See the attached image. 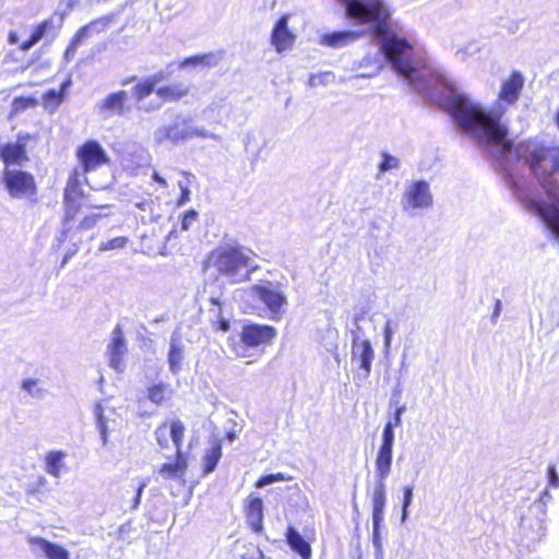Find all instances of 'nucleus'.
<instances>
[{
  "label": "nucleus",
  "instance_id": "obj_25",
  "mask_svg": "<svg viewBox=\"0 0 559 559\" xmlns=\"http://www.w3.org/2000/svg\"><path fill=\"white\" fill-rule=\"evenodd\" d=\"M71 80H66L58 91L56 90H48L43 94L41 102L44 107L49 110L50 112H53L57 110V108L63 103L66 98L67 88L70 86Z\"/></svg>",
  "mask_w": 559,
  "mask_h": 559
},
{
  "label": "nucleus",
  "instance_id": "obj_14",
  "mask_svg": "<svg viewBox=\"0 0 559 559\" xmlns=\"http://www.w3.org/2000/svg\"><path fill=\"white\" fill-rule=\"evenodd\" d=\"M246 522L254 534L263 532V500L258 496L250 495L243 506Z\"/></svg>",
  "mask_w": 559,
  "mask_h": 559
},
{
  "label": "nucleus",
  "instance_id": "obj_32",
  "mask_svg": "<svg viewBox=\"0 0 559 559\" xmlns=\"http://www.w3.org/2000/svg\"><path fill=\"white\" fill-rule=\"evenodd\" d=\"M221 457H222V444L219 441H215L203 456V467H202L203 474L207 475V474L214 472Z\"/></svg>",
  "mask_w": 559,
  "mask_h": 559
},
{
  "label": "nucleus",
  "instance_id": "obj_59",
  "mask_svg": "<svg viewBox=\"0 0 559 559\" xmlns=\"http://www.w3.org/2000/svg\"><path fill=\"white\" fill-rule=\"evenodd\" d=\"M2 146H3V145H1V144H0V159H1V160H2Z\"/></svg>",
  "mask_w": 559,
  "mask_h": 559
},
{
  "label": "nucleus",
  "instance_id": "obj_61",
  "mask_svg": "<svg viewBox=\"0 0 559 559\" xmlns=\"http://www.w3.org/2000/svg\"><path fill=\"white\" fill-rule=\"evenodd\" d=\"M73 56H70V55H67L66 58L69 60L71 59Z\"/></svg>",
  "mask_w": 559,
  "mask_h": 559
},
{
  "label": "nucleus",
  "instance_id": "obj_8",
  "mask_svg": "<svg viewBox=\"0 0 559 559\" xmlns=\"http://www.w3.org/2000/svg\"><path fill=\"white\" fill-rule=\"evenodd\" d=\"M535 179L545 194L554 200L556 204H548L544 201H530L526 203V209L542 217L547 226L559 237V181L554 179V177Z\"/></svg>",
  "mask_w": 559,
  "mask_h": 559
},
{
  "label": "nucleus",
  "instance_id": "obj_1",
  "mask_svg": "<svg viewBox=\"0 0 559 559\" xmlns=\"http://www.w3.org/2000/svg\"><path fill=\"white\" fill-rule=\"evenodd\" d=\"M447 111L456 119L460 128L471 133L480 145H493L499 148L496 163L508 171V155L516 146L509 138V130L501 122V115L487 111L480 105L468 102L462 95H454L447 99Z\"/></svg>",
  "mask_w": 559,
  "mask_h": 559
},
{
  "label": "nucleus",
  "instance_id": "obj_6",
  "mask_svg": "<svg viewBox=\"0 0 559 559\" xmlns=\"http://www.w3.org/2000/svg\"><path fill=\"white\" fill-rule=\"evenodd\" d=\"M107 205H94L90 203V195L84 192L80 174L74 170L69 176L63 189V217L62 225L71 228L79 215L84 210H104Z\"/></svg>",
  "mask_w": 559,
  "mask_h": 559
},
{
  "label": "nucleus",
  "instance_id": "obj_42",
  "mask_svg": "<svg viewBox=\"0 0 559 559\" xmlns=\"http://www.w3.org/2000/svg\"><path fill=\"white\" fill-rule=\"evenodd\" d=\"M109 23V19L108 17H100V19H96L94 21H92L91 23H88L87 25L83 26L82 28H80V31L78 32L76 36H82L84 34H86L88 31L93 29V28H97V26H102V27H106Z\"/></svg>",
  "mask_w": 559,
  "mask_h": 559
},
{
  "label": "nucleus",
  "instance_id": "obj_19",
  "mask_svg": "<svg viewBox=\"0 0 559 559\" xmlns=\"http://www.w3.org/2000/svg\"><path fill=\"white\" fill-rule=\"evenodd\" d=\"M127 99V91L120 90L108 94L98 105V108L105 114L122 116L126 112Z\"/></svg>",
  "mask_w": 559,
  "mask_h": 559
},
{
  "label": "nucleus",
  "instance_id": "obj_35",
  "mask_svg": "<svg viewBox=\"0 0 559 559\" xmlns=\"http://www.w3.org/2000/svg\"><path fill=\"white\" fill-rule=\"evenodd\" d=\"M217 63V57L213 52L195 55L185 58L181 61V67L186 66H203V67H213Z\"/></svg>",
  "mask_w": 559,
  "mask_h": 559
},
{
  "label": "nucleus",
  "instance_id": "obj_24",
  "mask_svg": "<svg viewBox=\"0 0 559 559\" xmlns=\"http://www.w3.org/2000/svg\"><path fill=\"white\" fill-rule=\"evenodd\" d=\"M174 390L169 384L158 382L153 383L146 389V397L154 405L160 406L166 404L173 397Z\"/></svg>",
  "mask_w": 559,
  "mask_h": 559
},
{
  "label": "nucleus",
  "instance_id": "obj_52",
  "mask_svg": "<svg viewBox=\"0 0 559 559\" xmlns=\"http://www.w3.org/2000/svg\"><path fill=\"white\" fill-rule=\"evenodd\" d=\"M17 39H19V36H17L16 32L11 31V32L9 33V35H8V41H9L10 44H16V43H17Z\"/></svg>",
  "mask_w": 559,
  "mask_h": 559
},
{
  "label": "nucleus",
  "instance_id": "obj_33",
  "mask_svg": "<svg viewBox=\"0 0 559 559\" xmlns=\"http://www.w3.org/2000/svg\"><path fill=\"white\" fill-rule=\"evenodd\" d=\"M385 504L384 484H379L372 499V519L377 526L383 516V509Z\"/></svg>",
  "mask_w": 559,
  "mask_h": 559
},
{
  "label": "nucleus",
  "instance_id": "obj_36",
  "mask_svg": "<svg viewBox=\"0 0 559 559\" xmlns=\"http://www.w3.org/2000/svg\"><path fill=\"white\" fill-rule=\"evenodd\" d=\"M37 99L32 96H19L12 102V108L14 112L23 111L27 108L35 107Z\"/></svg>",
  "mask_w": 559,
  "mask_h": 559
},
{
  "label": "nucleus",
  "instance_id": "obj_5",
  "mask_svg": "<svg viewBox=\"0 0 559 559\" xmlns=\"http://www.w3.org/2000/svg\"><path fill=\"white\" fill-rule=\"evenodd\" d=\"M523 152V159L534 178H547L559 175V145H547L531 140L516 146V153Z\"/></svg>",
  "mask_w": 559,
  "mask_h": 559
},
{
  "label": "nucleus",
  "instance_id": "obj_51",
  "mask_svg": "<svg viewBox=\"0 0 559 559\" xmlns=\"http://www.w3.org/2000/svg\"><path fill=\"white\" fill-rule=\"evenodd\" d=\"M152 178L155 182H157L160 187L166 188L167 181L164 177H162L158 173L154 171Z\"/></svg>",
  "mask_w": 559,
  "mask_h": 559
},
{
  "label": "nucleus",
  "instance_id": "obj_50",
  "mask_svg": "<svg viewBox=\"0 0 559 559\" xmlns=\"http://www.w3.org/2000/svg\"><path fill=\"white\" fill-rule=\"evenodd\" d=\"M215 330L227 332L230 329V322L226 318H219L213 325Z\"/></svg>",
  "mask_w": 559,
  "mask_h": 559
},
{
  "label": "nucleus",
  "instance_id": "obj_15",
  "mask_svg": "<svg viewBox=\"0 0 559 559\" xmlns=\"http://www.w3.org/2000/svg\"><path fill=\"white\" fill-rule=\"evenodd\" d=\"M523 87V74L520 71H513L508 79L502 82L498 98L508 105H514L520 98Z\"/></svg>",
  "mask_w": 559,
  "mask_h": 559
},
{
  "label": "nucleus",
  "instance_id": "obj_38",
  "mask_svg": "<svg viewBox=\"0 0 559 559\" xmlns=\"http://www.w3.org/2000/svg\"><path fill=\"white\" fill-rule=\"evenodd\" d=\"M287 479H288V477H286L283 473L269 474V475H263L260 478H258L254 486L257 488H262L266 485H270V484H273L276 481H284Z\"/></svg>",
  "mask_w": 559,
  "mask_h": 559
},
{
  "label": "nucleus",
  "instance_id": "obj_43",
  "mask_svg": "<svg viewBox=\"0 0 559 559\" xmlns=\"http://www.w3.org/2000/svg\"><path fill=\"white\" fill-rule=\"evenodd\" d=\"M198 212L195 210H188L186 211L181 216V228L183 230H188L190 226L197 222L198 219Z\"/></svg>",
  "mask_w": 559,
  "mask_h": 559
},
{
  "label": "nucleus",
  "instance_id": "obj_57",
  "mask_svg": "<svg viewBox=\"0 0 559 559\" xmlns=\"http://www.w3.org/2000/svg\"><path fill=\"white\" fill-rule=\"evenodd\" d=\"M74 52L75 51V47H74V44H72L70 47L67 48V53L69 52Z\"/></svg>",
  "mask_w": 559,
  "mask_h": 559
},
{
  "label": "nucleus",
  "instance_id": "obj_44",
  "mask_svg": "<svg viewBox=\"0 0 559 559\" xmlns=\"http://www.w3.org/2000/svg\"><path fill=\"white\" fill-rule=\"evenodd\" d=\"M96 419H97V426L102 435L103 442H107V423L103 415V408L100 406H97L96 408Z\"/></svg>",
  "mask_w": 559,
  "mask_h": 559
},
{
  "label": "nucleus",
  "instance_id": "obj_11",
  "mask_svg": "<svg viewBox=\"0 0 559 559\" xmlns=\"http://www.w3.org/2000/svg\"><path fill=\"white\" fill-rule=\"evenodd\" d=\"M250 293L264 304L271 312L273 320H280L283 313V306L286 304V297L278 290L272 288V283L254 284L250 287Z\"/></svg>",
  "mask_w": 559,
  "mask_h": 559
},
{
  "label": "nucleus",
  "instance_id": "obj_60",
  "mask_svg": "<svg viewBox=\"0 0 559 559\" xmlns=\"http://www.w3.org/2000/svg\"><path fill=\"white\" fill-rule=\"evenodd\" d=\"M497 311L499 310V307H500V300H497Z\"/></svg>",
  "mask_w": 559,
  "mask_h": 559
},
{
  "label": "nucleus",
  "instance_id": "obj_29",
  "mask_svg": "<svg viewBox=\"0 0 559 559\" xmlns=\"http://www.w3.org/2000/svg\"><path fill=\"white\" fill-rule=\"evenodd\" d=\"M392 450L393 449L379 448L376 459L377 477L379 484H383L384 479L390 474L392 465Z\"/></svg>",
  "mask_w": 559,
  "mask_h": 559
},
{
  "label": "nucleus",
  "instance_id": "obj_27",
  "mask_svg": "<svg viewBox=\"0 0 559 559\" xmlns=\"http://www.w3.org/2000/svg\"><path fill=\"white\" fill-rule=\"evenodd\" d=\"M162 75L154 74L138 82L132 88V96L136 102H141L156 91V84L160 81Z\"/></svg>",
  "mask_w": 559,
  "mask_h": 559
},
{
  "label": "nucleus",
  "instance_id": "obj_22",
  "mask_svg": "<svg viewBox=\"0 0 559 559\" xmlns=\"http://www.w3.org/2000/svg\"><path fill=\"white\" fill-rule=\"evenodd\" d=\"M286 542L296 554L302 559H310L312 551L310 544L294 527L289 526L286 531Z\"/></svg>",
  "mask_w": 559,
  "mask_h": 559
},
{
  "label": "nucleus",
  "instance_id": "obj_46",
  "mask_svg": "<svg viewBox=\"0 0 559 559\" xmlns=\"http://www.w3.org/2000/svg\"><path fill=\"white\" fill-rule=\"evenodd\" d=\"M403 516L407 513V508L412 503L413 499V488L411 486H406L403 488Z\"/></svg>",
  "mask_w": 559,
  "mask_h": 559
},
{
  "label": "nucleus",
  "instance_id": "obj_41",
  "mask_svg": "<svg viewBox=\"0 0 559 559\" xmlns=\"http://www.w3.org/2000/svg\"><path fill=\"white\" fill-rule=\"evenodd\" d=\"M397 165H399V160L395 157L391 156L389 153H383L382 160L379 165V170L381 173H385L388 170L396 168Z\"/></svg>",
  "mask_w": 559,
  "mask_h": 559
},
{
  "label": "nucleus",
  "instance_id": "obj_28",
  "mask_svg": "<svg viewBox=\"0 0 559 559\" xmlns=\"http://www.w3.org/2000/svg\"><path fill=\"white\" fill-rule=\"evenodd\" d=\"M167 360L170 371L173 373H177L180 370L183 360V346L179 336H171Z\"/></svg>",
  "mask_w": 559,
  "mask_h": 559
},
{
  "label": "nucleus",
  "instance_id": "obj_7",
  "mask_svg": "<svg viewBox=\"0 0 559 559\" xmlns=\"http://www.w3.org/2000/svg\"><path fill=\"white\" fill-rule=\"evenodd\" d=\"M381 48L399 74L409 78L417 71L418 66L413 56L414 48L406 38L391 35L383 40Z\"/></svg>",
  "mask_w": 559,
  "mask_h": 559
},
{
  "label": "nucleus",
  "instance_id": "obj_20",
  "mask_svg": "<svg viewBox=\"0 0 559 559\" xmlns=\"http://www.w3.org/2000/svg\"><path fill=\"white\" fill-rule=\"evenodd\" d=\"M361 34V32L357 31L326 33L321 36L320 44L331 48H342L357 40Z\"/></svg>",
  "mask_w": 559,
  "mask_h": 559
},
{
  "label": "nucleus",
  "instance_id": "obj_18",
  "mask_svg": "<svg viewBox=\"0 0 559 559\" xmlns=\"http://www.w3.org/2000/svg\"><path fill=\"white\" fill-rule=\"evenodd\" d=\"M127 352V344L123 337L122 328L116 325L112 331V338L108 346L109 365L116 371H121L123 356Z\"/></svg>",
  "mask_w": 559,
  "mask_h": 559
},
{
  "label": "nucleus",
  "instance_id": "obj_49",
  "mask_svg": "<svg viewBox=\"0 0 559 559\" xmlns=\"http://www.w3.org/2000/svg\"><path fill=\"white\" fill-rule=\"evenodd\" d=\"M405 411V407L404 406H401V407H397L395 413H394V418L393 420H389L386 424H390L392 425V428L394 429V427H399L401 426L402 424V419H401V416H402V413Z\"/></svg>",
  "mask_w": 559,
  "mask_h": 559
},
{
  "label": "nucleus",
  "instance_id": "obj_45",
  "mask_svg": "<svg viewBox=\"0 0 559 559\" xmlns=\"http://www.w3.org/2000/svg\"><path fill=\"white\" fill-rule=\"evenodd\" d=\"M547 477H548V483H549L550 487H552V488L559 487V476L557 474L555 465H549L547 467Z\"/></svg>",
  "mask_w": 559,
  "mask_h": 559
},
{
  "label": "nucleus",
  "instance_id": "obj_9",
  "mask_svg": "<svg viewBox=\"0 0 559 559\" xmlns=\"http://www.w3.org/2000/svg\"><path fill=\"white\" fill-rule=\"evenodd\" d=\"M1 183L13 199L37 201L38 189L36 179L29 171L14 168L3 169Z\"/></svg>",
  "mask_w": 559,
  "mask_h": 559
},
{
  "label": "nucleus",
  "instance_id": "obj_48",
  "mask_svg": "<svg viewBox=\"0 0 559 559\" xmlns=\"http://www.w3.org/2000/svg\"><path fill=\"white\" fill-rule=\"evenodd\" d=\"M190 200V190L186 186H180V195L177 200V206L185 205Z\"/></svg>",
  "mask_w": 559,
  "mask_h": 559
},
{
  "label": "nucleus",
  "instance_id": "obj_31",
  "mask_svg": "<svg viewBox=\"0 0 559 559\" xmlns=\"http://www.w3.org/2000/svg\"><path fill=\"white\" fill-rule=\"evenodd\" d=\"M354 356H358L360 367L365 370L366 374H369L371 369V362L373 359V349L369 341H361L355 344Z\"/></svg>",
  "mask_w": 559,
  "mask_h": 559
},
{
  "label": "nucleus",
  "instance_id": "obj_12",
  "mask_svg": "<svg viewBox=\"0 0 559 559\" xmlns=\"http://www.w3.org/2000/svg\"><path fill=\"white\" fill-rule=\"evenodd\" d=\"M31 139V134L20 133L15 142H8L2 146L3 169L23 166L29 162L26 145Z\"/></svg>",
  "mask_w": 559,
  "mask_h": 559
},
{
  "label": "nucleus",
  "instance_id": "obj_40",
  "mask_svg": "<svg viewBox=\"0 0 559 559\" xmlns=\"http://www.w3.org/2000/svg\"><path fill=\"white\" fill-rule=\"evenodd\" d=\"M394 432L392 425L385 424L382 432V442L380 448L393 449Z\"/></svg>",
  "mask_w": 559,
  "mask_h": 559
},
{
  "label": "nucleus",
  "instance_id": "obj_21",
  "mask_svg": "<svg viewBox=\"0 0 559 559\" xmlns=\"http://www.w3.org/2000/svg\"><path fill=\"white\" fill-rule=\"evenodd\" d=\"M28 543L41 549L48 559H69V551L56 543L49 542L43 537H29Z\"/></svg>",
  "mask_w": 559,
  "mask_h": 559
},
{
  "label": "nucleus",
  "instance_id": "obj_23",
  "mask_svg": "<svg viewBox=\"0 0 559 559\" xmlns=\"http://www.w3.org/2000/svg\"><path fill=\"white\" fill-rule=\"evenodd\" d=\"M345 5V15L349 20L361 17L365 15H374L379 10L377 4H366L360 0H338Z\"/></svg>",
  "mask_w": 559,
  "mask_h": 559
},
{
  "label": "nucleus",
  "instance_id": "obj_17",
  "mask_svg": "<svg viewBox=\"0 0 559 559\" xmlns=\"http://www.w3.org/2000/svg\"><path fill=\"white\" fill-rule=\"evenodd\" d=\"M288 15H282L275 23L271 33V44L277 52L290 49L296 36L288 29Z\"/></svg>",
  "mask_w": 559,
  "mask_h": 559
},
{
  "label": "nucleus",
  "instance_id": "obj_13",
  "mask_svg": "<svg viewBox=\"0 0 559 559\" xmlns=\"http://www.w3.org/2000/svg\"><path fill=\"white\" fill-rule=\"evenodd\" d=\"M369 4H377L379 7V10L374 13V15L356 17L354 21H356L358 24L373 23V34L378 37H382L389 32L388 21L391 16L390 9L383 0H371Z\"/></svg>",
  "mask_w": 559,
  "mask_h": 559
},
{
  "label": "nucleus",
  "instance_id": "obj_4",
  "mask_svg": "<svg viewBox=\"0 0 559 559\" xmlns=\"http://www.w3.org/2000/svg\"><path fill=\"white\" fill-rule=\"evenodd\" d=\"M276 336L277 331L274 326L248 322L242 325L238 340L234 336L228 338V347L236 358L245 359L247 365H251L258 358L250 354V349H264L274 342Z\"/></svg>",
  "mask_w": 559,
  "mask_h": 559
},
{
  "label": "nucleus",
  "instance_id": "obj_34",
  "mask_svg": "<svg viewBox=\"0 0 559 559\" xmlns=\"http://www.w3.org/2000/svg\"><path fill=\"white\" fill-rule=\"evenodd\" d=\"M66 452L63 451H50L46 456V471L48 474L59 477L63 467V459Z\"/></svg>",
  "mask_w": 559,
  "mask_h": 559
},
{
  "label": "nucleus",
  "instance_id": "obj_16",
  "mask_svg": "<svg viewBox=\"0 0 559 559\" xmlns=\"http://www.w3.org/2000/svg\"><path fill=\"white\" fill-rule=\"evenodd\" d=\"M405 199L407 207H429L432 204L429 185L423 180L412 183L405 192Z\"/></svg>",
  "mask_w": 559,
  "mask_h": 559
},
{
  "label": "nucleus",
  "instance_id": "obj_26",
  "mask_svg": "<svg viewBox=\"0 0 559 559\" xmlns=\"http://www.w3.org/2000/svg\"><path fill=\"white\" fill-rule=\"evenodd\" d=\"M189 93V87L183 84H170L156 88L155 94L164 103L178 102Z\"/></svg>",
  "mask_w": 559,
  "mask_h": 559
},
{
  "label": "nucleus",
  "instance_id": "obj_47",
  "mask_svg": "<svg viewBox=\"0 0 559 559\" xmlns=\"http://www.w3.org/2000/svg\"><path fill=\"white\" fill-rule=\"evenodd\" d=\"M146 487V483L145 481H142L141 484H139L135 488V496L133 498V501L131 503V509H136L140 504V501H141V497H142V492L144 490V488Z\"/></svg>",
  "mask_w": 559,
  "mask_h": 559
},
{
  "label": "nucleus",
  "instance_id": "obj_10",
  "mask_svg": "<svg viewBox=\"0 0 559 559\" xmlns=\"http://www.w3.org/2000/svg\"><path fill=\"white\" fill-rule=\"evenodd\" d=\"M76 159L84 173H92L109 163L105 148L96 140H87L76 147Z\"/></svg>",
  "mask_w": 559,
  "mask_h": 559
},
{
  "label": "nucleus",
  "instance_id": "obj_2",
  "mask_svg": "<svg viewBox=\"0 0 559 559\" xmlns=\"http://www.w3.org/2000/svg\"><path fill=\"white\" fill-rule=\"evenodd\" d=\"M254 257L251 249L240 245L219 246L206 254L203 270L214 269L218 276L231 284L249 282L259 270V265L253 263Z\"/></svg>",
  "mask_w": 559,
  "mask_h": 559
},
{
  "label": "nucleus",
  "instance_id": "obj_39",
  "mask_svg": "<svg viewBox=\"0 0 559 559\" xmlns=\"http://www.w3.org/2000/svg\"><path fill=\"white\" fill-rule=\"evenodd\" d=\"M99 218H100L99 214H95V213L86 214L79 222L76 229L81 230V231L92 229L93 227L96 226Z\"/></svg>",
  "mask_w": 559,
  "mask_h": 559
},
{
  "label": "nucleus",
  "instance_id": "obj_58",
  "mask_svg": "<svg viewBox=\"0 0 559 559\" xmlns=\"http://www.w3.org/2000/svg\"><path fill=\"white\" fill-rule=\"evenodd\" d=\"M211 304L219 306V300L217 298H211Z\"/></svg>",
  "mask_w": 559,
  "mask_h": 559
},
{
  "label": "nucleus",
  "instance_id": "obj_53",
  "mask_svg": "<svg viewBox=\"0 0 559 559\" xmlns=\"http://www.w3.org/2000/svg\"><path fill=\"white\" fill-rule=\"evenodd\" d=\"M384 335H385V341H386V344L390 343L391 341V337H392V331L390 329V325L386 324L385 329H384Z\"/></svg>",
  "mask_w": 559,
  "mask_h": 559
},
{
  "label": "nucleus",
  "instance_id": "obj_54",
  "mask_svg": "<svg viewBox=\"0 0 559 559\" xmlns=\"http://www.w3.org/2000/svg\"><path fill=\"white\" fill-rule=\"evenodd\" d=\"M36 384L35 380L27 379L23 382V388L26 390H31L32 386Z\"/></svg>",
  "mask_w": 559,
  "mask_h": 559
},
{
  "label": "nucleus",
  "instance_id": "obj_3",
  "mask_svg": "<svg viewBox=\"0 0 559 559\" xmlns=\"http://www.w3.org/2000/svg\"><path fill=\"white\" fill-rule=\"evenodd\" d=\"M185 432V424L179 418L165 420L155 430L156 441L162 449H166L169 445L167 433H169L176 449L174 462L163 463L158 467L157 473L164 479H180L185 481L189 466L188 456L182 451Z\"/></svg>",
  "mask_w": 559,
  "mask_h": 559
},
{
  "label": "nucleus",
  "instance_id": "obj_56",
  "mask_svg": "<svg viewBox=\"0 0 559 559\" xmlns=\"http://www.w3.org/2000/svg\"><path fill=\"white\" fill-rule=\"evenodd\" d=\"M74 52L75 51V47H74V44H72L70 47L67 48V53L69 52Z\"/></svg>",
  "mask_w": 559,
  "mask_h": 559
},
{
  "label": "nucleus",
  "instance_id": "obj_30",
  "mask_svg": "<svg viewBox=\"0 0 559 559\" xmlns=\"http://www.w3.org/2000/svg\"><path fill=\"white\" fill-rule=\"evenodd\" d=\"M52 27V21L50 19L44 20L37 25L34 26L31 36L28 39L24 40L19 45L20 50L27 51L34 45H36L47 33L48 29Z\"/></svg>",
  "mask_w": 559,
  "mask_h": 559
},
{
  "label": "nucleus",
  "instance_id": "obj_37",
  "mask_svg": "<svg viewBox=\"0 0 559 559\" xmlns=\"http://www.w3.org/2000/svg\"><path fill=\"white\" fill-rule=\"evenodd\" d=\"M129 242V239L124 236H118V237H115L112 239H109L105 242H102L99 245V250L100 251H108V250H118V249H122L127 246V243Z\"/></svg>",
  "mask_w": 559,
  "mask_h": 559
},
{
  "label": "nucleus",
  "instance_id": "obj_55",
  "mask_svg": "<svg viewBox=\"0 0 559 559\" xmlns=\"http://www.w3.org/2000/svg\"><path fill=\"white\" fill-rule=\"evenodd\" d=\"M135 79H136V78H135L134 75H133V76H128V78H126V79H123V80L121 81V84H122V85H128V84L132 83L133 81H135Z\"/></svg>",
  "mask_w": 559,
  "mask_h": 559
}]
</instances>
